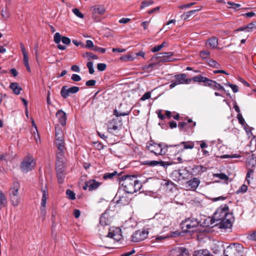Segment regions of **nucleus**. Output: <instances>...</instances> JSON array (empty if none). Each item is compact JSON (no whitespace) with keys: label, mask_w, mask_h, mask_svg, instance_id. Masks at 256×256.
Segmentation results:
<instances>
[{"label":"nucleus","mask_w":256,"mask_h":256,"mask_svg":"<svg viewBox=\"0 0 256 256\" xmlns=\"http://www.w3.org/2000/svg\"><path fill=\"white\" fill-rule=\"evenodd\" d=\"M120 184L124 188L127 194H134L142 187V182L134 176H123L120 181Z\"/></svg>","instance_id":"1"},{"label":"nucleus","mask_w":256,"mask_h":256,"mask_svg":"<svg viewBox=\"0 0 256 256\" xmlns=\"http://www.w3.org/2000/svg\"><path fill=\"white\" fill-rule=\"evenodd\" d=\"M199 223L196 218L190 217L182 220L180 226L182 230L185 232H193L196 230Z\"/></svg>","instance_id":"2"},{"label":"nucleus","mask_w":256,"mask_h":256,"mask_svg":"<svg viewBox=\"0 0 256 256\" xmlns=\"http://www.w3.org/2000/svg\"><path fill=\"white\" fill-rule=\"evenodd\" d=\"M168 146L162 143L156 144L154 142L147 144L146 149L151 153L154 154L156 156L164 155L168 151Z\"/></svg>","instance_id":"3"},{"label":"nucleus","mask_w":256,"mask_h":256,"mask_svg":"<svg viewBox=\"0 0 256 256\" xmlns=\"http://www.w3.org/2000/svg\"><path fill=\"white\" fill-rule=\"evenodd\" d=\"M228 206L226 204L222 205L217 208L213 216V219L214 221L218 222L220 220L228 218V214H233L229 212Z\"/></svg>","instance_id":"4"},{"label":"nucleus","mask_w":256,"mask_h":256,"mask_svg":"<svg viewBox=\"0 0 256 256\" xmlns=\"http://www.w3.org/2000/svg\"><path fill=\"white\" fill-rule=\"evenodd\" d=\"M242 248V246L240 244H230L224 250V254H228V256H240Z\"/></svg>","instance_id":"5"},{"label":"nucleus","mask_w":256,"mask_h":256,"mask_svg":"<svg viewBox=\"0 0 256 256\" xmlns=\"http://www.w3.org/2000/svg\"><path fill=\"white\" fill-rule=\"evenodd\" d=\"M174 78L175 80L172 81L170 85V88H172L178 84H188L192 81L190 78H186V75L184 74H176Z\"/></svg>","instance_id":"6"},{"label":"nucleus","mask_w":256,"mask_h":256,"mask_svg":"<svg viewBox=\"0 0 256 256\" xmlns=\"http://www.w3.org/2000/svg\"><path fill=\"white\" fill-rule=\"evenodd\" d=\"M35 162L32 156L26 158L20 164V169L24 172L32 170L34 167Z\"/></svg>","instance_id":"7"},{"label":"nucleus","mask_w":256,"mask_h":256,"mask_svg":"<svg viewBox=\"0 0 256 256\" xmlns=\"http://www.w3.org/2000/svg\"><path fill=\"white\" fill-rule=\"evenodd\" d=\"M148 232L142 229L136 231L132 236L133 242H138L144 240L148 236Z\"/></svg>","instance_id":"8"},{"label":"nucleus","mask_w":256,"mask_h":256,"mask_svg":"<svg viewBox=\"0 0 256 256\" xmlns=\"http://www.w3.org/2000/svg\"><path fill=\"white\" fill-rule=\"evenodd\" d=\"M112 212L110 210H106L102 214L100 218L99 229L103 228L104 226H108L112 220V216H110V212Z\"/></svg>","instance_id":"9"},{"label":"nucleus","mask_w":256,"mask_h":256,"mask_svg":"<svg viewBox=\"0 0 256 256\" xmlns=\"http://www.w3.org/2000/svg\"><path fill=\"white\" fill-rule=\"evenodd\" d=\"M228 218L218 221V222L216 224L218 225L220 228L227 229L232 227V223L234 220L233 214H228Z\"/></svg>","instance_id":"10"},{"label":"nucleus","mask_w":256,"mask_h":256,"mask_svg":"<svg viewBox=\"0 0 256 256\" xmlns=\"http://www.w3.org/2000/svg\"><path fill=\"white\" fill-rule=\"evenodd\" d=\"M80 88L78 86H73L68 88L66 86H64L61 89L60 94L63 98H66L69 96L70 94H76L78 92Z\"/></svg>","instance_id":"11"},{"label":"nucleus","mask_w":256,"mask_h":256,"mask_svg":"<svg viewBox=\"0 0 256 256\" xmlns=\"http://www.w3.org/2000/svg\"><path fill=\"white\" fill-rule=\"evenodd\" d=\"M108 230L109 232L106 236V237L112 238L117 242L121 240L122 235L121 234V230L120 228H116V230H111L108 228Z\"/></svg>","instance_id":"12"},{"label":"nucleus","mask_w":256,"mask_h":256,"mask_svg":"<svg viewBox=\"0 0 256 256\" xmlns=\"http://www.w3.org/2000/svg\"><path fill=\"white\" fill-rule=\"evenodd\" d=\"M40 190L42 192V198L41 200L42 206H46V204L47 200L49 198L48 190L46 184L43 186L42 184L40 187Z\"/></svg>","instance_id":"13"},{"label":"nucleus","mask_w":256,"mask_h":256,"mask_svg":"<svg viewBox=\"0 0 256 256\" xmlns=\"http://www.w3.org/2000/svg\"><path fill=\"white\" fill-rule=\"evenodd\" d=\"M142 164L144 165H148L150 166H154L160 164V166H162L164 168H166L172 164L171 162H164L162 160H145L142 162Z\"/></svg>","instance_id":"14"},{"label":"nucleus","mask_w":256,"mask_h":256,"mask_svg":"<svg viewBox=\"0 0 256 256\" xmlns=\"http://www.w3.org/2000/svg\"><path fill=\"white\" fill-rule=\"evenodd\" d=\"M100 185V183L95 180H90L86 182L83 189L86 190L88 188L90 191H92L96 189Z\"/></svg>","instance_id":"15"},{"label":"nucleus","mask_w":256,"mask_h":256,"mask_svg":"<svg viewBox=\"0 0 256 256\" xmlns=\"http://www.w3.org/2000/svg\"><path fill=\"white\" fill-rule=\"evenodd\" d=\"M205 86H209L214 90H224V88L221 86L220 84H218L216 81L210 79L208 80L206 84H204Z\"/></svg>","instance_id":"16"},{"label":"nucleus","mask_w":256,"mask_h":256,"mask_svg":"<svg viewBox=\"0 0 256 256\" xmlns=\"http://www.w3.org/2000/svg\"><path fill=\"white\" fill-rule=\"evenodd\" d=\"M56 116L62 126H64L66 125L67 118L66 113L64 112L62 110H60L57 111Z\"/></svg>","instance_id":"17"},{"label":"nucleus","mask_w":256,"mask_h":256,"mask_svg":"<svg viewBox=\"0 0 256 256\" xmlns=\"http://www.w3.org/2000/svg\"><path fill=\"white\" fill-rule=\"evenodd\" d=\"M172 254L174 256H189L188 250L183 247L176 248L173 250Z\"/></svg>","instance_id":"18"},{"label":"nucleus","mask_w":256,"mask_h":256,"mask_svg":"<svg viewBox=\"0 0 256 256\" xmlns=\"http://www.w3.org/2000/svg\"><path fill=\"white\" fill-rule=\"evenodd\" d=\"M20 188V184L18 182H14L12 183V186L10 188L9 196H18Z\"/></svg>","instance_id":"19"},{"label":"nucleus","mask_w":256,"mask_h":256,"mask_svg":"<svg viewBox=\"0 0 256 256\" xmlns=\"http://www.w3.org/2000/svg\"><path fill=\"white\" fill-rule=\"evenodd\" d=\"M200 182V181L198 178H194L187 182L186 184L188 188L194 190L198 186Z\"/></svg>","instance_id":"20"},{"label":"nucleus","mask_w":256,"mask_h":256,"mask_svg":"<svg viewBox=\"0 0 256 256\" xmlns=\"http://www.w3.org/2000/svg\"><path fill=\"white\" fill-rule=\"evenodd\" d=\"M196 122H193L192 119H189L187 122H180L178 124V127L180 128V130H181L183 128H193L196 126Z\"/></svg>","instance_id":"21"},{"label":"nucleus","mask_w":256,"mask_h":256,"mask_svg":"<svg viewBox=\"0 0 256 256\" xmlns=\"http://www.w3.org/2000/svg\"><path fill=\"white\" fill-rule=\"evenodd\" d=\"M202 6H200L197 7V8L194 10H191L186 12L182 16V18L184 20H186L194 14L196 12L200 11L202 10Z\"/></svg>","instance_id":"22"},{"label":"nucleus","mask_w":256,"mask_h":256,"mask_svg":"<svg viewBox=\"0 0 256 256\" xmlns=\"http://www.w3.org/2000/svg\"><path fill=\"white\" fill-rule=\"evenodd\" d=\"M192 256H213L206 249L199 250L194 252Z\"/></svg>","instance_id":"23"},{"label":"nucleus","mask_w":256,"mask_h":256,"mask_svg":"<svg viewBox=\"0 0 256 256\" xmlns=\"http://www.w3.org/2000/svg\"><path fill=\"white\" fill-rule=\"evenodd\" d=\"M92 10L94 14H98L100 15H103L106 12V9L104 6L96 5L92 8Z\"/></svg>","instance_id":"24"},{"label":"nucleus","mask_w":256,"mask_h":256,"mask_svg":"<svg viewBox=\"0 0 256 256\" xmlns=\"http://www.w3.org/2000/svg\"><path fill=\"white\" fill-rule=\"evenodd\" d=\"M207 44L212 48H216L218 47V38L215 36L210 38L207 40Z\"/></svg>","instance_id":"25"},{"label":"nucleus","mask_w":256,"mask_h":256,"mask_svg":"<svg viewBox=\"0 0 256 256\" xmlns=\"http://www.w3.org/2000/svg\"><path fill=\"white\" fill-rule=\"evenodd\" d=\"M56 145L58 150H64L65 144L64 138L56 139Z\"/></svg>","instance_id":"26"},{"label":"nucleus","mask_w":256,"mask_h":256,"mask_svg":"<svg viewBox=\"0 0 256 256\" xmlns=\"http://www.w3.org/2000/svg\"><path fill=\"white\" fill-rule=\"evenodd\" d=\"M10 88L13 90V92L16 94H19L22 90V88L17 82H12L10 85Z\"/></svg>","instance_id":"27"},{"label":"nucleus","mask_w":256,"mask_h":256,"mask_svg":"<svg viewBox=\"0 0 256 256\" xmlns=\"http://www.w3.org/2000/svg\"><path fill=\"white\" fill-rule=\"evenodd\" d=\"M56 173L59 172H64V162L56 161Z\"/></svg>","instance_id":"28"},{"label":"nucleus","mask_w":256,"mask_h":256,"mask_svg":"<svg viewBox=\"0 0 256 256\" xmlns=\"http://www.w3.org/2000/svg\"><path fill=\"white\" fill-rule=\"evenodd\" d=\"M190 79L192 80H193L194 82H202L204 84H206V82L208 80L207 78L204 77L202 75H198L194 76Z\"/></svg>","instance_id":"29"},{"label":"nucleus","mask_w":256,"mask_h":256,"mask_svg":"<svg viewBox=\"0 0 256 256\" xmlns=\"http://www.w3.org/2000/svg\"><path fill=\"white\" fill-rule=\"evenodd\" d=\"M131 110L132 108L124 112H122V110L118 111L116 109H115L114 110V115L116 116V117H118L120 116H128L129 115V114L131 112Z\"/></svg>","instance_id":"30"},{"label":"nucleus","mask_w":256,"mask_h":256,"mask_svg":"<svg viewBox=\"0 0 256 256\" xmlns=\"http://www.w3.org/2000/svg\"><path fill=\"white\" fill-rule=\"evenodd\" d=\"M130 199L126 196L122 195L119 196V199L117 201V203L122 205H126L130 202Z\"/></svg>","instance_id":"31"},{"label":"nucleus","mask_w":256,"mask_h":256,"mask_svg":"<svg viewBox=\"0 0 256 256\" xmlns=\"http://www.w3.org/2000/svg\"><path fill=\"white\" fill-rule=\"evenodd\" d=\"M55 135L56 139L64 138L63 132L59 126H56L55 127Z\"/></svg>","instance_id":"32"},{"label":"nucleus","mask_w":256,"mask_h":256,"mask_svg":"<svg viewBox=\"0 0 256 256\" xmlns=\"http://www.w3.org/2000/svg\"><path fill=\"white\" fill-rule=\"evenodd\" d=\"M11 204L14 206H17L20 202V198L19 196H9Z\"/></svg>","instance_id":"33"},{"label":"nucleus","mask_w":256,"mask_h":256,"mask_svg":"<svg viewBox=\"0 0 256 256\" xmlns=\"http://www.w3.org/2000/svg\"><path fill=\"white\" fill-rule=\"evenodd\" d=\"M183 145L184 149H192L194 147V144L192 142H182L180 144L176 146Z\"/></svg>","instance_id":"34"},{"label":"nucleus","mask_w":256,"mask_h":256,"mask_svg":"<svg viewBox=\"0 0 256 256\" xmlns=\"http://www.w3.org/2000/svg\"><path fill=\"white\" fill-rule=\"evenodd\" d=\"M82 56L84 58H88V60H90L91 59L97 60L98 59V57L96 54H92L90 52H86L82 54Z\"/></svg>","instance_id":"35"},{"label":"nucleus","mask_w":256,"mask_h":256,"mask_svg":"<svg viewBox=\"0 0 256 256\" xmlns=\"http://www.w3.org/2000/svg\"><path fill=\"white\" fill-rule=\"evenodd\" d=\"M119 126L115 124V122L114 120H112V122L110 124L108 128V131L110 132H112L113 131L118 130Z\"/></svg>","instance_id":"36"},{"label":"nucleus","mask_w":256,"mask_h":256,"mask_svg":"<svg viewBox=\"0 0 256 256\" xmlns=\"http://www.w3.org/2000/svg\"><path fill=\"white\" fill-rule=\"evenodd\" d=\"M159 54L162 55V56H165L164 60L172 61L170 56H173L174 53L172 52H160Z\"/></svg>","instance_id":"37"},{"label":"nucleus","mask_w":256,"mask_h":256,"mask_svg":"<svg viewBox=\"0 0 256 256\" xmlns=\"http://www.w3.org/2000/svg\"><path fill=\"white\" fill-rule=\"evenodd\" d=\"M56 175L58 182L59 184H62L64 182L65 178V174L64 172H59L58 173H56Z\"/></svg>","instance_id":"38"},{"label":"nucleus","mask_w":256,"mask_h":256,"mask_svg":"<svg viewBox=\"0 0 256 256\" xmlns=\"http://www.w3.org/2000/svg\"><path fill=\"white\" fill-rule=\"evenodd\" d=\"M254 172V170L252 169L248 168V171L246 174V180L247 181L248 184L250 183V178H252V179L253 178V177L252 176H253Z\"/></svg>","instance_id":"39"},{"label":"nucleus","mask_w":256,"mask_h":256,"mask_svg":"<svg viewBox=\"0 0 256 256\" xmlns=\"http://www.w3.org/2000/svg\"><path fill=\"white\" fill-rule=\"evenodd\" d=\"M154 2L152 0H146L145 1H142L141 4V6H140V9H143L145 7L148 6L152 4H153Z\"/></svg>","instance_id":"40"},{"label":"nucleus","mask_w":256,"mask_h":256,"mask_svg":"<svg viewBox=\"0 0 256 256\" xmlns=\"http://www.w3.org/2000/svg\"><path fill=\"white\" fill-rule=\"evenodd\" d=\"M64 150H58L56 154V161L64 162Z\"/></svg>","instance_id":"41"},{"label":"nucleus","mask_w":256,"mask_h":256,"mask_svg":"<svg viewBox=\"0 0 256 256\" xmlns=\"http://www.w3.org/2000/svg\"><path fill=\"white\" fill-rule=\"evenodd\" d=\"M200 56L204 60L208 59L210 56V52L206 50L201 51L200 52Z\"/></svg>","instance_id":"42"},{"label":"nucleus","mask_w":256,"mask_h":256,"mask_svg":"<svg viewBox=\"0 0 256 256\" xmlns=\"http://www.w3.org/2000/svg\"><path fill=\"white\" fill-rule=\"evenodd\" d=\"M66 194L70 200H74L76 199V194L74 192L70 189L66 190Z\"/></svg>","instance_id":"43"},{"label":"nucleus","mask_w":256,"mask_h":256,"mask_svg":"<svg viewBox=\"0 0 256 256\" xmlns=\"http://www.w3.org/2000/svg\"><path fill=\"white\" fill-rule=\"evenodd\" d=\"M118 174V172L116 171H114L112 173H106L103 176V178L104 180H106L108 178L111 179L114 176H116Z\"/></svg>","instance_id":"44"},{"label":"nucleus","mask_w":256,"mask_h":256,"mask_svg":"<svg viewBox=\"0 0 256 256\" xmlns=\"http://www.w3.org/2000/svg\"><path fill=\"white\" fill-rule=\"evenodd\" d=\"M62 39V36L59 32H56L54 37V40L55 43L58 44L60 42Z\"/></svg>","instance_id":"45"},{"label":"nucleus","mask_w":256,"mask_h":256,"mask_svg":"<svg viewBox=\"0 0 256 256\" xmlns=\"http://www.w3.org/2000/svg\"><path fill=\"white\" fill-rule=\"evenodd\" d=\"M248 190V186L245 184H243L237 190L236 193L237 194H241V193H244L246 192Z\"/></svg>","instance_id":"46"},{"label":"nucleus","mask_w":256,"mask_h":256,"mask_svg":"<svg viewBox=\"0 0 256 256\" xmlns=\"http://www.w3.org/2000/svg\"><path fill=\"white\" fill-rule=\"evenodd\" d=\"M208 64L214 68H218L220 66L217 62L212 59L208 60Z\"/></svg>","instance_id":"47"},{"label":"nucleus","mask_w":256,"mask_h":256,"mask_svg":"<svg viewBox=\"0 0 256 256\" xmlns=\"http://www.w3.org/2000/svg\"><path fill=\"white\" fill-rule=\"evenodd\" d=\"M241 157V156L239 154H225L220 156L222 158H240Z\"/></svg>","instance_id":"48"},{"label":"nucleus","mask_w":256,"mask_h":256,"mask_svg":"<svg viewBox=\"0 0 256 256\" xmlns=\"http://www.w3.org/2000/svg\"><path fill=\"white\" fill-rule=\"evenodd\" d=\"M86 66L88 69V72L90 74H92L94 73V69L93 68V62H88L86 64Z\"/></svg>","instance_id":"49"},{"label":"nucleus","mask_w":256,"mask_h":256,"mask_svg":"<svg viewBox=\"0 0 256 256\" xmlns=\"http://www.w3.org/2000/svg\"><path fill=\"white\" fill-rule=\"evenodd\" d=\"M23 61L24 66L28 72H30V68L28 62V56L23 58Z\"/></svg>","instance_id":"50"},{"label":"nucleus","mask_w":256,"mask_h":256,"mask_svg":"<svg viewBox=\"0 0 256 256\" xmlns=\"http://www.w3.org/2000/svg\"><path fill=\"white\" fill-rule=\"evenodd\" d=\"M72 11L74 12V14L76 16L78 17L81 18H84V14L82 12H80V11L79 10L78 8H74V9H72Z\"/></svg>","instance_id":"51"},{"label":"nucleus","mask_w":256,"mask_h":256,"mask_svg":"<svg viewBox=\"0 0 256 256\" xmlns=\"http://www.w3.org/2000/svg\"><path fill=\"white\" fill-rule=\"evenodd\" d=\"M227 4H228L231 6V8L235 10H238V8L240 6V4H235L231 2H228Z\"/></svg>","instance_id":"52"},{"label":"nucleus","mask_w":256,"mask_h":256,"mask_svg":"<svg viewBox=\"0 0 256 256\" xmlns=\"http://www.w3.org/2000/svg\"><path fill=\"white\" fill-rule=\"evenodd\" d=\"M163 185L168 186L170 190L173 188V183L168 180H164Z\"/></svg>","instance_id":"53"},{"label":"nucleus","mask_w":256,"mask_h":256,"mask_svg":"<svg viewBox=\"0 0 256 256\" xmlns=\"http://www.w3.org/2000/svg\"><path fill=\"white\" fill-rule=\"evenodd\" d=\"M106 65L104 63H99L97 64V68L99 71L102 72L106 69Z\"/></svg>","instance_id":"54"},{"label":"nucleus","mask_w":256,"mask_h":256,"mask_svg":"<svg viewBox=\"0 0 256 256\" xmlns=\"http://www.w3.org/2000/svg\"><path fill=\"white\" fill-rule=\"evenodd\" d=\"M1 14L3 18L5 19H7L9 18V14L7 12L6 8H3L1 11Z\"/></svg>","instance_id":"55"},{"label":"nucleus","mask_w":256,"mask_h":256,"mask_svg":"<svg viewBox=\"0 0 256 256\" xmlns=\"http://www.w3.org/2000/svg\"><path fill=\"white\" fill-rule=\"evenodd\" d=\"M94 47L93 42L91 40H87L86 41V44L84 46V48H92L93 50V48Z\"/></svg>","instance_id":"56"},{"label":"nucleus","mask_w":256,"mask_h":256,"mask_svg":"<svg viewBox=\"0 0 256 256\" xmlns=\"http://www.w3.org/2000/svg\"><path fill=\"white\" fill-rule=\"evenodd\" d=\"M150 92H146L141 97L140 100L142 101L146 100L149 99L150 98Z\"/></svg>","instance_id":"57"},{"label":"nucleus","mask_w":256,"mask_h":256,"mask_svg":"<svg viewBox=\"0 0 256 256\" xmlns=\"http://www.w3.org/2000/svg\"><path fill=\"white\" fill-rule=\"evenodd\" d=\"M20 47L21 48V50L22 52L23 57L24 58V57L28 56V54L26 51V48H25L24 44L22 42L20 44Z\"/></svg>","instance_id":"58"},{"label":"nucleus","mask_w":256,"mask_h":256,"mask_svg":"<svg viewBox=\"0 0 256 256\" xmlns=\"http://www.w3.org/2000/svg\"><path fill=\"white\" fill-rule=\"evenodd\" d=\"M93 50L96 52H98L102 54H104L106 52V48L98 47V46H94V47L93 48Z\"/></svg>","instance_id":"59"},{"label":"nucleus","mask_w":256,"mask_h":256,"mask_svg":"<svg viewBox=\"0 0 256 256\" xmlns=\"http://www.w3.org/2000/svg\"><path fill=\"white\" fill-rule=\"evenodd\" d=\"M228 86L232 89L234 92L236 93L238 91V88L236 85L228 83Z\"/></svg>","instance_id":"60"},{"label":"nucleus","mask_w":256,"mask_h":256,"mask_svg":"<svg viewBox=\"0 0 256 256\" xmlns=\"http://www.w3.org/2000/svg\"><path fill=\"white\" fill-rule=\"evenodd\" d=\"M71 79L74 82H79L81 80V77L77 74H73Z\"/></svg>","instance_id":"61"},{"label":"nucleus","mask_w":256,"mask_h":256,"mask_svg":"<svg viewBox=\"0 0 256 256\" xmlns=\"http://www.w3.org/2000/svg\"><path fill=\"white\" fill-rule=\"evenodd\" d=\"M62 42L64 44L68 45L70 43V40L68 37L62 36Z\"/></svg>","instance_id":"62"},{"label":"nucleus","mask_w":256,"mask_h":256,"mask_svg":"<svg viewBox=\"0 0 256 256\" xmlns=\"http://www.w3.org/2000/svg\"><path fill=\"white\" fill-rule=\"evenodd\" d=\"M216 176L222 180H226L228 178V176L224 173L218 174L216 175Z\"/></svg>","instance_id":"63"},{"label":"nucleus","mask_w":256,"mask_h":256,"mask_svg":"<svg viewBox=\"0 0 256 256\" xmlns=\"http://www.w3.org/2000/svg\"><path fill=\"white\" fill-rule=\"evenodd\" d=\"M246 28H248V30H252L253 28H256V21L254 22H252L246 26Z\"/></svg>","instance_id":"64"}]
</instances>
